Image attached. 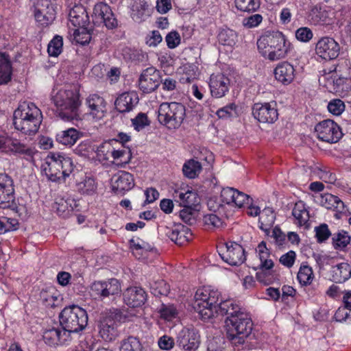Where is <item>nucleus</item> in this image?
Returning a JSON list of instances; mask_svg holds the SVG:
<instances>
[{"instance_id":"obj_14","label":"nucleus","mask_w":351,"mask_h":351,"mask_svg":"<svg viewBox=\"0 0 351 351\" xmlns=\"http://www.w3.org/2000/svg\"><path fill=\"white\" fill-rule=\"evenodd\" d=\"M276 104L272 103H256L252 107L254 117L261 123H272L278 117Z\"/></svg>"},{"instance_id":"obj_19","label":"nucleus","mask_w":351,"mask_h":351,"mask_svg":"<svg viewBox=\"0 0 351 351\" xmlns=\"http://www.w3.org/2000/svg\"><path fill=\"white\" fill-rule=\"evenodd\" d=\"M56 14L55 6L49 0H40L37 2L34 17L41 25L47 26L51 24L56 18Z\"/></svg>"},{"instance_id":"obj_6","label":"nucleus","mask_w":351,"mask_h":351,"mask_svg":"<svg viewBox=\"0 0 351 351\" xmlns=\"http://www.w3.org/2000/svg\"><path fill=\"white\" fill-rule=\"evenodd\" d=\"M191 307H234V301L227 296L220 295L217 290L210 286L198 288L189 302Z\"/></svg>"},{"instance_id":"obj_41","label":"nucleus","mask_w":351,"mask_h":351,"mask_svg":"<svg viewBox=\"0 0 351 351\" xmlns=\"http://www.w3.org/2000/svg\"><path fill=\"white\" fill-rule=\"evenodd\" d=\"M275 219L276 215L273 208H265L259 215L260 228L265 232L268 231L273 226Z\"/></svg>"},{"instance_id":"obj_2","label":"nucleus","mask_w":351,"mask_h":351,"mask_svg":"<svg viewBox=\"0 0 351 351\" xmlns=\"http://www.w3.org/2000/svg\"><path fill=\"white\" fill-rule=\"evenodd\" d=\"M14 128L25 135H34L43 120L40 110L32 102H23L14 110L13 116Z\"/></svg>"},{"instance_id":"obj_53","label":"nucleus","mask_w":351,"mask_h":351,"mask_svg":"<svg viewBox=\"0 0 351 351\" xmlns=\"http://www.w3.org/2000/svg\"><path fill=\"white\" fill-rule=\"evenodd\" d=\"M237 9L243 12L255 11L259 8L258 0H235Z\"/></svg>"},{"instance_id":"obj_10","label":"nucleus","mask_w":351,"mask_h":351,"mask_svg":"<svg viewBox=\"0 0 351 351\" xmlns=\"http://www.w3.org/2000/svg\"><path fill=\"white\" fill-rule=\"evenodd\" d=\"M59 317L62 328L70 331H82L88 324V315L84 308H63Z\"/></svg>"},{"instance_id":"obj_62","label":"nucleus","mask_w":351,"mask_h":351,"mask_svg":"<svg viewBox=\"0 0 351 351\" xmlns=\"http://www.w3.org/2000/svg\"><path fill=\"white\" fill-rule=\"evenodd\" d=\"M334 317L337 322H346L351 324V308H337Z\"/></svg>"},{"instance_id":"obj_57","label":"nucleus","mask_w":351,"mask_h":351,"mask_svg":"<svg viewBox=\"0 0 351 351\" xmlns=\"http://www.w3.org/2000/svg\"><path fill=\"white\" fill-rule=\"evenodd\" d=\"M332 240L336 247L343 248L350 243V237L348 235L347 232L341 230L334 236Z\"/></svg>"},{"instance_id":"obj_15","label":"nucleus","mask_w":351,"mask_h":351,"mask_svg":"<svg viewBox=\"0 0 351 351\" xmlns=\"http://www.w3.org/2000/svg\"><path fill=\"white\" fill-rule=\"evenodd\" d=\"M219 254L221 258L230 265H239L245 259L243 247L236 243H226L220 248Z\"/></svg>"},{"instance_id":"obj_26","label":"nucleus","mask_w":351,"mask_h":351,"mask_svg":"<svg viewBox=\"0 0 351 351\" xmlns=\"http://www.w3.org/2000/svg\"><path fill=\"white\" fill-rule=\"evenodd\" d=\"M123 301L129 307H141L147 301V293L141 287H129L123 293Z\"/></svg>"},{"instance_id":"obj_44","label":"nucleus","mask_w":351,"mask_h":351,"mask_svg":"<svg viewBox=\"0 0 351 351\" xmlns=\"http://www.w3.org/2000/svg\"><path fill=\"white\" fill-rule=\"evenodd\" d=\"M218 40L223 45L233 47L238 41V34L233 29H222L218 34Z\"/></svg>"},{"instance_id":"obj_40","label":"nucleus","mask_w":351,"mask_h":351,"mask_svg":"<svg viewBox=\"0 0 351 351\" xmlns=\"http://www.w3.org/2000/svg\"><path fill=\"white\" fill-rule=\"evenodd\" d=\"M97 182L95 179L91 176H85L81 181L77 182V191L83 195H93L97 193Z\"/></svg>"},{"instance_id":"obj_16","label":"nucleus","mask_w":351,"mask_h":351,"mask_svg":"<svg viewBox=\"0 0 351 351\" xmlns=\"http://www.w3.org/2000/svg\"><path fill=\"white\" fill-rule=\"evenodd\" d=\"M178 345L186 351H195L200 343V335L194 328H184L177 337Z\"/></svg>"},{"instance_id":"obj_45","label":"nucleus","mask_w":351,"mask_h":351,"mask_svg":"<svg viewBox=\"0 0 351 351\" xmlns=\"http://www.w3.org/2000/svg\"><path fill=\"white\" fill-rule=\"evenodd\" d=\"M111 161L118 166L122 167L130 162L132 155L130 151L126 149H113Z\"/></svg>"},{"instance_id":"obj_50","label":"nucleus","mask_w":351,"mask_h":351,"mask_svg":"<svg viewBox=\"0 0 351 351\" xmlns=\"http://www.w3.org/2000/svg\"><path fill=\"white\" fill-rule=\"evenodd\" d=\"M63 39L60 36H56L49 43L47 51L50 56L57 57L62 51Z\"/></svg>"},{"instance_id":"obj_17","label":"nucleus","mask_w":351,"mask_h":351,"mask_svg":"<svg viewBox=\"0 0 351 351\" xmlns=\"http://www.w3.org/2000/svg\"><path fill=\"white\" fill-rule=\"evenodd\" d=\"M160 83V71L152 66L143 70L138 79L139 88L145 93L154 91Z\"/></svg>"},{"instance_id":"obj_32","label":"nucleus","mask_w":351,"mask_h":351,"mask_svg":"<svg viewBox=\"0 0 351 351\" xmlns=\"http://www.w3.org/2000/svg\"><path fill=\"white\" fill-rule=\"evenodd\" d=\"M149 16L148 5L145 0H133L131 3V16L138 23L145 21Z\"/></svg>"},{"instance_id":"obj_24","label":"nucleus","mask_w":351,"mask_h":351,"mask_svg":"<svg viewBox=\"0 0 351 351\" xmlns=\"http://www.w3.org/2000/svg\"><path fill=\"white\" fill-rule=\"evenodd\" d=\"M13 180L8 175L0 173V206L5 208L14 200Z\"/></svg>"},{"instance_id":"obj_31","label":"nucleus","mask_w":351,"mask_h":351,"mask_svg":"<svg viewBox=\"0 0 351 351\" xmlns=\"http://www.w3.org/2000/svg\"><path fill=\"white\" fill-rule=\"evenodd\" d=\"M69 19L71 23L75 27H85L88 23V16L82 5H75L69 11Z\"/></svg>"},{"instance_id":"obj_5","label":"nucleus","mask_w":351,"mask_h":351,"mask_svg":"<svg viewBox=\"0 0 351 351\" xmlns=\"http://www.w3.org/2000/svg\"><path fill=\"white\" fill-rule=\"evenodd\" d=\"M74 165L72 160L63 153L50 152L42 165V173L52 182H60L73 172Z\"/></svg>"},{"instance_id":"obj_61","label":"nucleus","mask_w":351,"mask_h":351,"mask_svg":"<svg viewBox=\"0 0 351 351\" xmlns=\"http://www.w3.org/2000/svg\"><path fill=\"white\" fill-rule=\"evenodd\" d=\"M313 36V32L307 27H300L295 32L296 38L304 43L309 42Z\"/></svg>"},{"instance_id":"obj_33","label":"nucleus","mask_w":351,"mask_h":351,"mask_svg":"<svg viewBox=\"0 0 351 351\" xmlns=\"http://www.w3.org/2000/svg\"><path fill=\"white\" fill-rule=\"evenodd\" d=\"M256 252L260 260V268L263 270L271 269L274 267V262L270 252L264 241L258 245Z\"/></svg>"},{"instance_id":"obj_38","label":"nucleus","mask_w":351,"mask_h":351,"mask_svg":"<svg viewBox=\"0 0 351 351\" xmlns=\"http://www.w3.org/2000/svg\"><path fill=\"white\" fill-rule=\"evenodd\" d=\"M333 280L337 283H342L348 280L351 276V268L346 263H339L332 269Z\"/></svg>"},{"instance_id":"obj_64","label":"nucleus","mask_w":351,"mask_h":351,"mask_svg":"<svg viewBox=\"0 0 351 351\" xmlns=\"http://www.w3.org/2000/svg\"><path fill=\"white\" fill-rule=\"evenodd\" d=\"M93 151V147L88 142H82L75 149V154L84 157H89Z\"/></svg>"},{"instance_id":"obj_22","label":"nucleus","mask_w":351,"mask_h":351,"mask_svg":"<svg viewBox=\"0 0 351 351\" xmlns=\"http://www.w3.org/2000/svg\"><path fill=\"white\" fill-rule=\"evenodd\" d=\"M221 202L228 205L233 204L239 208L244 205H248L251 201L250 196L247 194L239 191L233 188H224L221 192Z\"/></svg>"},{"instance_id":"obj_52","label":"nucleus","mask_w":351,"mask_h":351,"mask_svg":"<svg viewBox=\"0 0 351 351\" xmlns=\"http://www.w3.org/2000/svg\"><path fill=\"white\" fill-rule=\"evenodd\" d=\"M73 41L82 45L88 43L90 40V34L84 27L74 29L73 33Z\"/></svg>"},{"instance_id":"obj_9","label":"nucleus","mask_w":351,"mask_h":351,"mask_svg":"<svg viewBox=\"0 0 351 351\" xmlns=\"http://www.w3.org/2000/svg\"><path fill=\"white\" fill-rule=\"evenodd\" d=\"M340 71L337 66L329 69L328 72L323 71L319 82L328 92L344 97L351 91V78L341 77L339 75Z\"/></svg>"},{"instance_id":"obj_4","label":"nucleus","mask_w":351,"mask_h":351,"mask_svg":"<svg viewBox=\"0 0 351 351\" xmlns=\"http://www.w3.org/2000/svg\"><path fill=\"white\" fill-rule=\"evenodd\" d=\"M225 322L229 328L227 338L234 346L243 345L245 339L252 332L253 323L249 314L241 311H235L227 315Z\"/></svg>"},{"instance_id":"obj_60","label":"nucleus","mask_w":351,"mask_h":351,"mask_svg":"<svg viewBox=\"0 0 351 351\" xmlns=\"http://www.w3.org/2000/svg\"><path fill=\"white\" fill-rule=\"evenodd\" d=\"M328 111L334 115H340L345 110V104L341 99H333L328 105Z\"/></svg>"},{"instance_id":"obj_51","label":"nucleus","mask_w":351,"mask_h":351,"mask_svg":"<svg viewBox=\"0 0 351 351\" xmlns=\"http://www.w3.org/2000/svg\"><path fill=\"white\" fill-rule=\"evenodd\" d=\"M150 289L154 295H167L169 292V286L164 280H158L150 283Z\"/></svg>"},{"instance_id":"obj_11","label":"nucleus","mask_w":351,"mask_h":351,"mask_svg":"<svg viewBox=\"0 0 351 351\" xmlns=\"http://www.w3.org/2000/svg\"><path fill=\"white\" fill-rule=\"evenodd\" d=\"M0 152L20 154L28 158L33 157L35 150L6 133L0 132Z\"/></svg>"},{"instance_id":"obj_46","label":"nucleus","mask_w":351,"mask_h":351,"mask_svg":"<svg viewBox=\"0 0 351 351\" xmlns=\"http://www.w3.org/2000/svg\"><path fill=\"white\" fill-rule=\"evenodd\" d=\"M112 142H104L96 150V156L99 161L110 160L113 154L114 146Z\"/></svg>"},{"instance_id":"obj_18","label":"nucleus","mask_w":351,"mask_h":351,"mask_svg":"<svg viewBox=\"0 0 351 351\" xmlns=\"http://www.w3.org/2000/svg\"><path fill=\"white\" fill-rule=\"evenodd\" d=\"M339 44L331 37L321 38L315 46L316 54L324 60L335 59L339 53Z\"/></svg>"},{"instance_id":"obj_55","label":"nucleus","mask_w":351,"mask_h":351,"mask_svg":"<svg viewBox=\"0 0 351 351\" xmlns=\"http://www.w3.org/2000/svg\"><path fill=\"white\" fill-rule=\"evenodd\" d=\"M130 247L133 251V254L136 256L143 254L144 251L147 252L150 249L149 245L139 239H132L130 241Z\"/></svg>"},{"instance_id":"obj_59","label":"nucleus","mask_w":351,"mask_h":351,"mask_svg":"<svg viewBox=\"0 0 351 351\" xmlns=\"http://www.w3.org/2000/svg\"><path fill=\"white\" fill-rule=\"evenodd\" d=\"M158 313L160 318L165 322H172L178 317L177 308H158Z\"/></svg>"},{"instance_id":"obj_54","label":"nucleus","mask_w":351,"mask_h":351,"mask_svg":"<svg viewBox=\"0 0 351 351\" xmlns=\"http://www.w3.org/2000/svg\"><path fill=\"white\" fill-rule=\"evenodd\" d=\"M58 335L59 334V328H51L49 330H46L43 332V339L45 342L48 344L49 346H53L59 345L58 341Z\"/></svg>"},{"instance_id":"obj_25","label":"nucleus","mask_w":351,"mask_h":351,"mask_svg":"<svg viewBox=\"0 0 351 351\" xmlns=\"http://www.w3.org/2000/svg\"><path fill=\"white\" fill-rule=\"evenodd\" d=\"M165 234L175 243L182 245L192 239L191 230L182 225L175 224L173 226L166 228Z\"/></svg>"},{"instance_id":"obj_36","label":"nucleus","mask_w":351,"mask_h":351,"mask_svg":"<svg viewBox=\"0 0 351 351\" xmlns=\"http://www.w3.org/2000/svg\"><path fill=\"white\" fill-rule=\"evenodd\" d=\"M308 20L311 24L315 25L328 24V13L320 6L315 5L311 8L309 12Z\"/></svg>"},{"instance_id":"obj_48","label":"nucleus","mask_w":351,"mask_h":351,"mask_svg":"<svg viewBox=\"0 0 351 351\" xmlns=\"http://www.w3.org/2000/svg\"><path fill=\"white\" fill-rule=\"evenodd\" d=\"M297 278L302 285H310L314 278L312 268L307 265H302L298 273Z\"/></svg>"},{"instance_id":"obj_23","label":"nucleus","mask_w":351,"mask_h":351,"mask_svg":"<svg viewBox=\"0 0 351 351\" xmlns=\"http://www.w3.org/2000/svg\"><path fill=\"white\" fill-rule=\"evenodd\" d=\"M230 85V79L222 73L211 75L209 87L211 95L216 98H221L228 92Z\"/></svg>"},{"instance_id":"obj_27","label":"nucleus","mask_w":351,"mask_h":351,"mask_svg":"<svg viewBox=\"0 0 351 351\" xmlns=\"http://www.w3.org/2000/svg\"><path fill=\"white\" fill-rule=\"evenodd\" d=\"M319 202L326 209L335 211L334 215L336 219H340L341 215L345 212L343 202L338 197L330 193L321 195L319 197Z\"/></svg>"},{"instance_id":"obj_56","label":"nucleus","mask_w":351,"mask_h":351,"mask_svg":"<svg viewBox=\"0 0 351 351\" xmlns=\"http://www.w3.org/2000/svg\"><path fill=\"white\" fill-rule=\"evenodd\" d=\"M217 115L220 119H228L232 117H234L237 114V106L232 103L223 108H219L217 111Z\"/></svg>"},{"instance_id":"obj_39","label":"nucleus","mask_w":351,"mask_h":351,"mask_svg":"<svg viewBox=\"0 0 351 351\" xmlns=\"http://www.w3.org/2000/svg\"><path fill=\"white\" fill-rule=\"evenodd\" d=\"M81 133L76 129L71 128L60 132L56 135L57 141L64 145L72 146L80 138Z\"/></svg>"},{"instance_id":"obj_3","label":"nucleus","mask_w":351,"mask_h":351,"mask_svg":"<svg viewBox=\"0 0 351 351\" xmlns=\"http://www.w3.org/2000/svg\"><path fill=\"white\" fill-rule=\"evenodd\" d=\"M257 46L265 58L277 61L286 57L291 44L282 32L276 31L261 36L257 41Z\"/></svg>"},{"instance_id":"obj_47","label":"nucleus","mask_w":351,"mask_h":351,"mask_svg":"<svg viewBox=\"0 0 351 351\" xmlns=\"http://www.w3.org/2000/svg\"><path fill=\"white\" fill-rule=\"evenodd\" d=\"M120 351H143V348L138 338L130 336L122 341Z\"/></svg>"},{"instance_id":"obj_43","label":"nucleus","mask_w":351,"mask_h":351,"mask_svg":"<svg viewBox=\"0 0 351 351\" xmlns=\"http://www.w3.org/2000/svg\"><path fill=\"white\" fill-rule=\"evenodd\" d=\"M202 170L201 163L194 159L186 161L182 167V171L188 178L193 179L198 176Z\"/></svg>"},{"instance_id":"obj_37","label":"nucleus","mask_w":351,"mask_h":351,"mask_svg":"<svg viewBox=\"0 0 351 351\" xmlns=\"http://www.w3.org/2000/svg\"><path fill=\"white\" fill-rule=\"evenodd\" d=\"M292 215L295 219V222L300 226L308 227L309 220V214L305 204L302 201H299L295 204L292 210Z\"/></svg>"},{"instance_id":"obj_12","label":"nucleus","mask_w":351,"mask_h":351,"mask_svg":"<svg viewBox=\"0 0 351 351\" xmlns=\"http://www.w3.org/2000/svg\"><path fill=\"white\" fill-rule=\"evenodd\" d=\"M121 291V285L115 278H111L108 281H97L90 287L92 296L102 301L110 296L113 297L120 293Z\"/></svg>"},{"instance_id":"obj_7","label":"nucleus","mask_w":351,"mask_h":351,"mask_svg":"<svg viewBox=\"0 0 351 351\" xmlns=\"http://www.w3.org/2000/svg\"><path fill=\"white\" fill-rule=\"evenodd\" d=\"M53 101L62 119L70 121L77 117L80 104V95L77 90L61 88L53 96Z\"/></svg>"},{"instance_id":"obj_20","label":"nucleus","mask_w":351,"mask_h":351,"mask_svg":"<svg viewBox=\"0 0 351 351\" xmlns=\"http://www.w3.org/2000/svg\"><path fill=\"white\" fill-rule=\"evenodd\" d=\"M92 16L95 23H104L108 29H112L117 25L110 7L105 3L99 2L95 5Z\"/></svg>"},{"instance_id":"obj_35","label":"nucleus","mask_w":351,"mask_h":351,"mask_svg":"<svg viewBox=\"0 0 351 351\" xmlns=\"http://www.w3.org/2000/svg\"><path fill=\"white\" fill-rule=\"evenodd\" d=\"M175 198L182 207H193L199 203L197 194L190 190L176 191Z\"/></svg>"},{"instance_id":"obj_34","label":"nucleus","mask_w":351,"mask_h":351,"mask_svg":"<svg viewBox=\"0 0 351 351\" xmlns=\"http://www.w3.org/2000/svg\"><path fill=\"white\" fill-rule=\"evenodd\" d=\"M12 69L8 56L0 53V86L8 84L12 79Z\"/></svg>"},{"instance_id":"obj_42","label":"nucleus","mask_w":351,"mask_h":351,"mask_svg":"<svg viewBox=\"0 0 351 351\" xmlns=\"http://www.w3.org/2000/svg\"><path fill=\"white\" fill-rule=\"evenodd\" d=\"M198 315L204 321L214 319L220 320L224 315L228 314L226 308H198Z\"/></svg>"},{"instance_id":"obj_63","label":"nucleus","mask_w":351,"mask_h":351,"mask_svg":"<svg viewBox=\"0 0 351 351\" xmlns=\"http://www.w3.org/2000/svg\"><path fill=\"white\" fill-rule=\"evenodd\" d=\"M204 223L208 228H218L221 226V219L215 214H207L204 216Z\"/></svg>"},{"instance_id":"obj_58","label":"nucleus","mask_w":351,"mask_h":351,"mask_svg":"<svg viewBox=\"0 0 351 351\" xmlns=\"http://www.w3.org/2000/svg\"><path fill=\"white\" fill-rule=\"evenodd\" d=\"M132 123L134 128L140 131L145 126L149 125V121L146 114L140 112L134 119H132Z\"/></svg>"},{"instance_id":"obj_8","label":"nucleus","mask_w":351,"mask_h":351,"mask_svg":"<svg viewBox=\"0 0 351 351\" xmlns=\"http://www.w3.org/2000/svg\"><path fill=\"white\" fill-rule=\"evenodd\" d=\"M186 116L184 105L178 102H163L158 109L159 123L169 130L178 128Z\"/></svg>"},{"instance_id":"obj_13","label":"nucleus","mask_w":351,"mask_h":351,"mask_svg":"<svg viewBox=\"0 0 351 351\" xmlns=\"http://www.w3.org/2000/svg\"><path fill=\"white\" fill-rule=\"evenodd\" d=\"M315 131L319 139L330 143H337L342 136L339 126L330 119L318 123L315 128Z\"/></svg>"},{"instance_id":"obj_1","label":"nucleus","mask_w":351,"mask_h":351,"mask_svg":"<svg viewBox=\"0 0 351 351\" xmlns=\"http://www.w3.org/2000/svg\"><path fill=\"white\" fill-rule=\"evenodd\" d=\"M138 316L136 308L106 309L97 321L99 335L104 341H112L119 335L117 323L130 322Z\"/></svg>"},{"instance_id":"obj_28","label":"nucleus","mask_w":351,"mask_h":351,"mask_svg":"<svg viewBox=\"0 0 351 351\" xmlns=\"http://www.w3.org/2000/svg\"><path fill=\"white\" fill-rule=\"evenodd\" d=\"M112 190L117 193L128 191L134 186V179L131 173L126 171H119L111 179Z\"/></svg>"},{"instance_id":"obj_30","label":"nucleus","mask_w":351,"mask_h":351,"mask_svg":"<svg viewBox=\"0 0 351 351\" xmlns=\"http://www.w3.org/2000/svg\"><path fill=\"white\" fill-rule=\"evenodd\" d=\"M275 78L283 84H290L295 77L293 66L287 62H282L274 69Z\"/></svg>"},{"instance_id":"obj_29","label":"nucleus","mask_w":351,"mask_h":351,"mask_svg":"<svg viewBox=\"0 0 351 351\" xmlns=\"http://www.w3.org/2000/svg\"><path fill=\"white\" fill-rule=\"evenodd\" d=\"M138 103V97L134 92H125L120 95L115 101L116 109L120 112H127Z\"/></svg>"},{"instance_id":"obj_49","label":"nucleus","mask_w":351,"mask_h":351,"mask_svg":"<svg viewBox=\"0 0 351 351\" xmlns=\"http://www.w3.org/2000/svg\"><path fill=\"white\" fill-rule=\"evenodd\" d=\"M73 199L71 198H60L57 199L55 202L56 208L57 212L60 215H66L73 210Z\"/></svg>"},{"instance_id":"obj_21","label":"nucleus","mask_w":351,"mask_h":351,"mask_svg":"<svg viewBox=\"0 0 351 351\" xmlns=\"http://www.w3.org/2000/svg\"><path fill=\"white\" fill-rule=\"evenodd\" d=\"M87 114L93 119L100 120L106 112V102L105 99L97 94L89 95L85 100Z\"/></svg>"}]
</instances>
